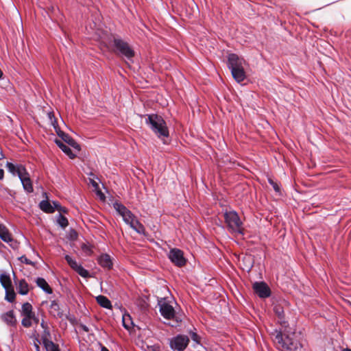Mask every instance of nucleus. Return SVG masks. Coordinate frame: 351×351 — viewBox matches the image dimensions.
Segmentation results:
<instances>
[{
    "instance_id": "nucleus-39",
    "label": "nucleus",
    "mask_w": 351,
    "mask_h": 351,
    "mask_svg": "<svg viewBox=\"0 0 351 351\" xmlns=\"http://www.w3.org/2000/svg\"><path fill=\"white\" fill-rule=\"evenodd\" d=\"M21 324L25 328H29L32 325L30 317H24L21 321Z\"/></svg>"
},
{
    "instance_id": "nucleus-54",
    "label": "nucleus",
    "mask_w": 351,
    "mask_h": 351,
    "mask_svg": "<svg viewBox=\"0 0 351 351\" xmlns=\"http://www.w3.org/2000/svg\"><path fill=\"white\" fill-rule=\"evenodd\" d=\"M4 158V155L2 152V150L0 149V160H2Z\"/></svg>"
},
{
    "instance_id": "nucleus-45",
    "label": "nucleus",
    "mask_w": 351,
    "mask_h": 351,
    "mask_svg": "<svg viewBox=\"0 0 351 351\" xmlns=\"http://www.w3.org/2000/svg\"><path fill=\"white\" fill-rule=\"evenodd\" d=\"M60 213H68V209L64 206H61V208H59V209L58 210Z\"/></svg>"
},
{
    "instance_id": "nucleus-24",
    "label": "nucleus",
    "mask_w": 351,
    "mask_h": 351,
    "mask_svg": "<svg viewBox=\"0 0 351 351\" xmlns=\"http://www.w3.org/2000/svg\"><path fill=\"white\" fill-rule=\"evenodd\" d=\"M21 315L23 317H34V312L32 304L28 302H24L21 306Z\"/></svg>"
},
{
    "instance_id": "nucleus-5",
    "label": "nucleus",
    "mask_w": 351,
    "mask_h": 351,
    "mask_svg": "<svg viewBox=\"0 0 351 351\" xmlns=\"http://www.w3.org/2000/svg\"><path fill=\"white\" fill-rule=\"evenodd\" d=\"M168 341L172 351H184L189 344L190 339L186 335L178 334L171 338H169Z\"/></svg>"
},
{
    "instance_id": "nucleus-60",
    "label": "nucleus",
    "mask_w": 351,
    "mask_h": 351,
    "mask_svg": "<svg viewBox=\"0 0 351 351\" xmlns=\"http://www.w3.org/2000/svg\"><path fill=\"white\" fill-rule=\"evenodd\" d=\"M0 245H2V246H4L3 244H2V243L0 242Z\"/></svg>"
},
{
    "instance_id": "nucleus-43",
    "label": "nucleus",
    "mask_w": 351,
    "mask_h": 351,
    "mask_svg": "<svg viewBox=\"0 0 351 351\" xmlns=\"http://www.w3.org/2000/svg\"><path fill=\"white\" fill-rule=\"evenodd\" d=\"M51 125H53L55 131L56 132V130L60 129L58 126V121L56 118L53 119V120L51 121Z\"/></svg>"
},
{
    "instance_id": "nucleus-35",
    "label": "nucleus",
    "mask_w": 351,
    "mask_h": 351,
    "mask_svg": "<svg viewBox=\"0 0 351 351\" xmlns=\"http://www.w3.org/2000/svg\"><path fill=\"white\" fill-rule=\"evenodd\" d=\"M51 338V332L49 329L43 330V332L41 335L42 343L47 342L51 341L49 339Z\"/></svg>"
},
{
    "instance_id": "nucleus-27",
    "label": "nucleus",
    "mask_w": 351,
    "mask_h": 351,
    "mask_svg": "<svg viewBox=\"0 0 351 351\" xmlns=\"http://www.w3.org/2000/svg\"><path fill=\"white\" fill-rule=\"evenodd\" d=\"M121 217L123 218V221L126 224L129 225L130 227L131 226V224H133L135 220L136 219L134 215L129 209L127 212L122 215Z\"/></svg>"
},
{
    "instance_id": "nucleus-14",
    "label": "nucleus",
    "mask_w": 351,
    "mask_h": 351,
    "mask_svg": "<svg viewBox=\"0 0 351 351\" xmlns=\"http://www.w3.org/2000/svg\"><path fill=\"white\" fill-rule=\"evenodd\" d=\"M1 319L8 326L14 327L16 326L17 320L13 310H10L4 313H2L1 315Z\"/></svg>"
},
{
    "instance_id": "nucleus-58",
    "label": "nucleus",
    "mask_w": 351,
    "mask_h": 351,
    "mask_svg": "<svg viewBox=\"0 0 351 351\" xmlns=\"http://www.w3.org/2000/svg\"><path fill=\"white\" fill-rule=\"evenodd\" d=\"M342 351H351V349H350V348H345Z\"/></svg>"
},
{
    "instance_id": "nucleus-34",
    "label": "nucleus",
    "mask_w": 351,
    "mask_h": 351,
    "mask_svg": "<svg viewBox=\"0 0 351 351\" xmlns=\"http://www.w3.org/2000/svg\"><path fill=\"white\" fill-rule=\"evenodd\" d=\"M268 182L273 187L276 193H278L280 195H282L280 186L277 182L270 178H268Z\"/></svg>"
},
{
    "instance_id": "nucleus-55",
    "label": "nucleus",
    "mask_w": 351,
    "mask_h": 351,
    "mask_svg": "<svg viewBox=\"0 0 351 351\" xmlns=\"http://www.w3.org/2000/svg\"><path fill=\"white\" fill-rule=\"evenodd\" d=\"M101 351H109V350L105 346H101Z\"/></svg>"
},
{
    "instance_id": "nucleus-42",
    "label": "nucleus",
    "mask_w": 351,
    "mask_h": 351,
    "mask_svg": "<svg viewBox=\"0 0 351 351\" xmlns=\"http://www.w3.org/2000/svg\"><path fill=\"white\" fill-rule=\"evenodd\" d=\"M96 194L101 200L104 201L106 199V195L99 189L97 190Z\"/></svg>"
},
{
    "instance_id": "nucleus-23",
    "label": "nucleus",
    "mask_w": 351,
    "mask_h": 351,
    "mask_svg": "<svg viewBox=\"0 0 351 351\" xmlns=\"http://www.w3.org/2000/svg\"><path fill=\"white\" fill-rule=\"evenodd\" d=\"M35 282L36 285L40 288L45 293L51 294L53 293L52 289L44 278L37 277L35 280Z\"/></svg>"
},
{
    "instance_id": "nucleus-47",
    "label": "nucleus",
    "mask_w": 351,
    "mask_h": 351,
    "mask_svg": "<svg viewBox=\"0 0 351 351\" xmlns=\"http://www.w3.org/2000/svg\"><path fill=\"white\" fill-rule=\"evenodd\" d=\"M40 326L42 327V328L43 330L45 329H49V327L47 326V324L44 322V320H43L40 323Z\"/></svg>"
},
{
    "instance_id": "nucleus-26",
    "label": "nucleus",
    "mask_w": 351,
    "mask_h": 351,
    "mask_svg": "<svg viewBox=\"0 0 351 351\" xmlns=\"http://www.w3.org/2000/svg\"><path fill=\"white\" fill-rule=\"evenodd\" d=\"M0 283L4 289L8 288V285L12 284L11 278L8 273L3 272L0 275Z\"/></svg>"
},
{
    "instance_id": "nucleus-41",
    "label": "nucleus",
    "mask_w": 351,
    "mask_h": 351,
    "mask_svg": "<svg viewBox=\"0 0 351 351\" xmlns=\"http://www.w3.org/2000/svg\"><path fill=\"white\" fill-rule=\"evenodd\" d=\"M51 204L53 208V213L55 212L56 210H58L59 208H61V204L58 201L53 200L51 202Z\"/></svg>"
},
{
    "instance_id": "nucleus-2",
    "label": "nucleus",
    "mask_w": 351,
    "mask_h": 351,
    "mask_svg": "<svg viewBox=\"0 0 351 351\" xmlns=\"http://www.w3.org/2000/svg\"><path fill=\"white\" fill-rule=\"evenodd\" d=\"M108 45L110 50L116 55L125 58L128 63H133L135 51L132 47L119 36H113L108 38Z\"/></svg>"
},
{
    "instance_id": "nucleus-32",
    "label": "nucleus",
    "mask_w": 351,
    "mask_h": 351,
    "mask_svg": "<svg viewBox=\"0 0 351 351\" xmlns=\"http://www.w3.org/2000/svg\"><path fill=\"white\" fill-rule=\"evenodd\" d=\"M57 223L61 228L65 229L69 226V221L66 217L60 213L57 217Z\"/></svg>"
},
{
    "instance_id": "nucleus-7",
    "label": "nucleus",
    "mask_w": 351,
    "mask_h": 351,
    "mask_svg": "<svg viewBox=\"0 0 351 351\" xmlns=\"http://www.w3.org/2000/svg\"><path fill=\"white\" fill-rule=\"evenodd\" d=\"M158 306L159 312L164 318L171 319L176 317V310L165 298H158Z\"/></svg>"
},
{
    "instance_id": "nucleus-22",
    "label": "nucleus",
    "mask_w": 351,
    "mask_h": 351,
    "mask_svg": "<svg viewBox=\"0 0 351 351\" xmlns=\"http://www.w3.org/2000/svg\"><path fill=\"white\" fill-rule=\"evenodd\" d=\"M0 239L7 243H10L14 241L9 230L3 223H0Z\"/></svg>"
},
{
    "instance_id": "nucleus-11",
    "label": "nucleus",
    "mask_w": 351,
    "mask_h": 351,
    "mask_svg": "<svg viewBox=\"0 0 351 351\" xmlns=\"http://www.w3.org/2000/svg\"><path fill=\"white\" fill-rule=\"evenodd\" d=\"M57 135L61 138V141L68 144L77 151L81 150V146L77 143L69 134L63 132L61 129L56 130Z\"/></svg>"
},
{
    "instance_id": "nucleus-50",
    "label": "nucleus",
    "mask_w": 351,
    "mask_h": 351,
    "mask_svg": "<svg viewBox=\"0 0 351 351\" xmlns=\"http://www.w3.org/2000/svg\"><path fill=\"white\" fill-rule=\"evenodd\" d=\"M4 178V170L0 168V180H2Z\"/></svg>"
},
{
    "instance_id": "nucleus-37",
    "label": "nucleus",
    "mask_w": 351,
    "mask_h": 351,
    "mask_svg": "<svg viewBox=\"0 0 351 351\" xmlns=\"http://www.w3.org/2000/svg\"><path fill=\"white\" fill-rule=\"evenodd\" d=\"M77 237H78V234H77V231L75 230H74L73 228H71L70 232L68 234L69 240L74 241V240L77 239Z\"/></svg>"
},
{
    "instance_id": "nucleus-29",
    "label": "nucleus",
    "mask_w": 351,
    "mask_h": 351,
    "mask_svg": "<svg viewBox=\"0 0 351 351\" xmlns=\"http://www.w3.org/2000/svg\"><path fill=\"white\" fill-rule=\"evenodd\" d=\"M5 300L10 302L13 303L15 301L16 293H15L14 288H8L5 289Z\"/></svg>"
},
{
    "instance_id": "nucleus-10",
    "label": "nucleus",
    "mask_w": 351,
    "mask_h": 351,
    "mask_svg": "<svg viewBox=\"0 0 351 351\" xmlns=\"http://www.w3.org/2000/svg\"><path fill=\"white\" fill-rule=\"evenodd\" d=\"M226 64L229 70L243 66L245 60L234 53H228Z\"/></svg>"
},
{
    "instance_id": "nucleus-20",
    "label": "nucleus",
    "mask_w": 351,
    "mask_h": 351,
    "mask_svg": "<svg viewBox=\"0 0 351 351\" xmlns=\"http://www.w3.org/2000/svg\"><path fill=\"white\" fill-rule=\"evenodd\" d=\"M233 79L238 83L243 82L246 78V73L243 66L230 70Z\"/></svg>"
},
{
    "instance_id": "nucleus-3",
    "label": "nucleus",
    "mask_w": 351,
    "mask_h": 351,
    "mask_svg": "<svg viewBox=\"0 0 351 351\" xmlns=\"http://www.w3.org/2000/svg\"><path fill=\"white\" fill-rule=\"evenodd\" d=\"M275 343L279 349L284 351H298L302 349V345L297 340L293 339L289 335H286L279 332L275 336Z\"/></svg>"
},
{
    "instance_id": "nucleus-9",
    "label": "nucleus",
    "mask_w": 351,
    "mask_h": 351,
    "mask_svg": "<svg viewBox=\"0 0 351 351\" xmlns=\"http://www.w3.org/2000/svg\"><path fill=\"white\" fill-rule=\"evenodd\" d=\"M64 259L71 268L77 272L80 276L84 278H88L91 277L89 271L85 269L81 264H79L70 255L66 254L64 256Z\"/></svg>"
},
{
    "instance_id": "nucleus-38",
    "label": "nucleus",
    "mask_w": 351,
    "mask_h": 351,
    "mask_svg": "<svg viewBox=\"0 0 351 351\" xmlns=\"http://www.w3.org/2000/svg\"><path fill=\"white\" fill-rule=\"evenodd\" d=\"M65 318L73 325L77 324L76 317H75V315H71L69 312L68 313V314H65Z\"/></svg>"
},
{
    "instance_id": "nucleus-15",
    "label": "nucleus",
    "mask_w": 351,
    "mask_h": 351,
    "mask_svg": "<svg viewBox=\"0 0 351 351\" xmlns=\"http://www.w3.org/2000/svg\"><path fill=\"white\" fill-rule=\"evenodd\" d=\"M14 280L16 286L18 293L21 295H26L29 293V285L25 278L17 281V278L14 274Z\"/></svg>"
},
{
    "instance_id": "nucleus-18",
    "label": "nucleus",
    "mask_w": 351,
    "mask_h": 351,
    "mask_svg": "<svg viewBox=\"0 0 351 351\" xmlns=\"http://www.w3.org/2000/svg\"><path fill=\"white\" fill-rule=\"evenodd\" d=\"M43 195L46 198L43 199L38 204V208L45 213H53L51 202L48 199V195L46 192L43 193Z\"/></svg>"
},
{
    "instance_id": "nucleus-52",
    "label": "nucleus",
    "mask_w": 351,
    "mask_h": 351,
    "mask_svg": "<svg viewBox=\"0 0 351 351\" xmlns=\"http://www.w3.org/2000/svg\"><path fill=\"white\" fill-rule=\"evenodd\" d=\"M30 319H31V321L34 320V322L35 323H38V321H39L38 317H37L35 314H34V317H30Z\"/></svg>"
},
{
    "instance_id": "nucleus-44",
    "label": "nucleus",
    "mask_w": 351,
    "mask_h": 351,
    "mask_svg": "<svg viewBox=\"0 0 351 351\" xmlns=\"http://www.w3.org/2000/svg\"><path fill=\"white\" fill-rule=\"evenodd\" d=\"M80 328H82L84 332H88V331H89V328H88L86 325H85V324H84L81 323V324H80Z\"/></svg>"
},
{
    "instance_id": "nucleus-56",
    "label": "nucleus",
    "mask_w": 351,
    "mask_h": 351,
    "mask_svg": "<svg viewBox=\"0 0 351 351\" xmlns=\"http://www.w3.org/2000/svg\"><path fill=\"white\" fill-rule=\"evenodd\" d=\"M123 326L125 328V329H128L129 328V326L125 324V323L124 322V321L123 322Z\"/></svg>"
},
{
    "instance_id": "nucleus-53",
    "label": "nucleus",
    "mask_w": 351,
    "mask_h": 351,
    "mask_svg": "<svg viewBox=\"0 0 351 351\" xmlns=\"http://www.w3.org/2000/svg\"><path fill=\"white\" fill-rule=\"evenodd\" d=\"M34 347H35L36 351H40V348L37 343H34Z\"/></svg>"
},
{
    "instance_id": "nucleus-13",
    "label": "nucleus",
    "mask_w": 351,
    "mask_h": 351,
    "mask_svg": "<svg viewBox=\"0 0 351 351\" xmlns=\"http://www.w3.org/2000/svg\"><path fill=\"white\" fill-rule=\"evenodd\" d=\"M5 166L10 173L13 176H17L19 178L27 170L23 165L14 164L11 162H7Z\"/></svg>"
},
{
    "instance_id": "nucleus-40",
    "label": "nucleus",
    "mask_w": 351,
    "mask_h": 351,
    "mask_svg": "<svg viewBox=\"0 0 351 351\" xmlns=\"http://www.w3.org/2000/svg\"><path fill=\"white\" fill-rule=\"evenodd\" d=\"M50 308L56 311L60 310V306L56 300H52L51 302Z\"/></svg>"
},
{
    "instance_id": "nucleus-4",
    "label": "nucleus",
    "mask_w": 351,
    "mask_h": 351,
    "mask_svg": "<svg viewBox=\"0 0 351 351\" xmlns=\"http://www.w3.org/2000/svg\"><path fill=\"white\" fill-rule=\"evenodd\" d=\"M223 216L229 230L244 235V230L242 228L243 222L237 211L234 210H226Z\"/></svg>"
},
{
    "instance_id": "nucleus-30",
    "label": "nucleus",
    "mask_w": 351,
    "mask_h": 351,
    "mask_svg": "<svg viewBox=\"0 0 351 351\" xmlns=\"http://www.w3.org/2000/svg\"><path fill=\"white\" fill-rule=\"evenodd\" d=\"M188 333L190 335L191 339L193 340V341L194 343L203 347V346L201 343L202 337L196 332V328H194V330L189 329L188 330Z\"/></svg>"
},
{
    "instance_id": "nucleus-19",
    "label": "nucleus",
    "mask_w": 351,
    "mask_h": 351,
    "mask_svg": "<svg viewBox=\"0 0 351 351\" xmlns=\"http://www.w3.org/2000/svg\"><path fill=\"white\" fill-rule=\"evenodd\" d=\"M274 312L278 317L279 323L282 326H286L287 321L285 317L284 308L280 304H275L273 308Z\"/></svg>"
},
{
    "instance_id": "nucleus-46",
    "label": "nucleus",
    "mask_w": 351,
    "mask_h": 351,
    "mask_svg": "<svg viewBox=\"0 0 351 351\" xmlns=\"http://www.w3.org/2000/svg\"><path fill=\"white\" fill-rule=\"evenodd\" d=\"M57 312H58V313H57L58 317L63 318L64 317H65V315L64 314L63 311H60V309L59 311H57Z\"/></svg>"
},
{
    "instance_id": "nucleus-51",
    "label": "nucleus",
    "mask_w": 351,
    "mask_h": 351,
    "mask_svg": "<svg viewBox=\"0 0 351 351\" xmlns=\"http://www.w3.org/2000/svg\"><path fill=\"white\" fill-rule=\"evenodd\" d=\"M82 249L85 251V252H87L88 250H90V248L85 244H84L82 246Z\"/></svg>"
},
{
    "instance_id": "nucleus-8",
    "label": "nucleus",
    "mask_w": 351,
    "mask_h": 351,
    "mask_svg": "<svg viewBox=\"0 0 351 351\" xmlns=\"http://www.w3.org/2000/svg\"><path fill=\"white\" fill-rule=\"evenodd\" d=\"M252 289L261 299H266L271 296V291L265 281H255L252 284Z\"/></svg>"
},
{
    "instance_id": "nucleus-31",
    "label": "nucleus",
    "mask_w": 351,
    "mask_h": 351,
    "mask_svg": "<svg viewBox=\"0 0 351 351\" xmlns=\"http://www.w3.org/2000/svg\"><path fill=\"white\" fill-rule=\"evenodd\" d=\"M113 208L121 216H122V215H123L125 212L128 210V208L125 206H124L122 203L119 202H115L113 204Z\"/></svg>"
},
{
    "instance_id": "nucleus-33",
    "label": "nucleus",
    "mask_w": 351,
    "mask_h": 351,
    "mask_svg": "<svg viewBox=\"0 0 351 351\" xmlns=\"http://www.w3.org/2000/svg\"><path fill=\"white\" fill-rule=\"evenodd\" d=\"M43 344V346L45 347L46 351H54L58 348H59V346L58 344L53 343L51 340L47 341L45 343L44 342Z\"/></svg>"
},
{
    "instance_id": "nucleus-12",
    "label": "nucleus",
    "mask_w": 351,
    "mask_h": 351,
    "mask_svg": "<svg viewBox=\"0 0 351 351\" xmlns=\"http://www.w3.org/2000/svg\"><path fill=\"white\" fill-rule=\"evenodd\" d=\"M19 180L22 184L23 190L27 193H32L34 192L33 183L27 170L23 175L19 176Z\"/></svg>"
},
{
    "instance_id": "nucleus-28",
    "label": "nucleus",
    "mask_w": 351,
    "mask_h": 351,
    "mask_svg": "<svg viewBox=\"0 0 351 351\" xmlns=\"http://www.w3.org/2000/svg\"><path fill=\"white\" fill-rule=\"evenodd\" d=\"M130 228L139 234H146L145 228L144 226L138 219H136L134 223L133 224H131Z\"/></svg>"
},
{
    "instance_id": "nucleus-36",
    "label": "nucleus",
    "mask_w": 351,
    "mask_h": 351,
    "mask_svg": "<svg viewBox=\"0 0 351 351\" xmlns=\"http://www.w3.org/2000/svg\"><path fill=\"white\" fill-rule=\"evenodd\" d=\"M18 260L21 261L23 263H25L27 265H32L34 266L35 265V263L32 261L31 260L28 259L25 255H22L21 256L18 258Z\"/></svg>"
},
{
    "instance_id": "nucleus-48",
    "label": "nucleus",
    "mask_w": 351,
    "mask_h": 351,
    "mask_svg": "<svg viewBox=\"0 0 351 351\" xmlns=\"http://www.w3.org/2000/svg\"><path fill=\"white\" fill-rule=\"evenodd\" d=\"M90 183H91L92 186H93L95 189H99L98 183H97V182H96L95 181H94V180L90 181Z\"/></svg>"
},
{
    "instance_id": "nucleus-1",
    "label": "nucleus",
    "mask_w": 351,
    "mask_h": 351,
    "mask_svg": "<svg viewBox=\"0 0 351 351\" xmlns=\"http://www.w3.org/2000/svg\"><path fill=\"white\" fill-rule=\"evenodd\" d=\"M143 117L145 118V123L153 133L159 139L162 140L164 144H167L164 138L169 136V130L163 117L156 113L144 114Z\"/></svg>"
},
{
    "instance_id": "nucleus-25",
    "label": "nucleus",
    "mask_w": 351,
    "mask_h": 351,
    "mask_svg": "<svg viewBox=\"0 0 351 351\" xmlns=\"http://www.w3.org/2000/svg\"><path fill=\"white\" fill-rule=\"evenodd\" d=\"M97 302L103 308L106 309H111L112 305L111 301L105 295H99L96 297Z\"/></svg>"
},
{
    "instance_id": "nucleus-49",
    "label": "nucleus",
    "mask_w": 351,
    "mask_h": 351,
    "mask_svg": "<svg viewBox=\"0 0 351 351\" xmlns=\"http://www.w3.org/2000/svg\"><path fill=\"white\" fill-rule=\"evenodd\" d=\"M48 117L50 121H52L54 118H56L53 112H50L48 113Z\"/></svg>"
},
{
    "instance_id": "nucleus-6",
    "label": "nucleus",
    "mask_w": 351,
    "mask_h": 351,
    "mask_svg": "<svg viewBox=\"0 0 351 351\" xmlns=\"http://www.w3.org/2000/svg\"><path fill=\"white\" fill-rule=\"evenodd\" d=\"M167 257L170 262L178 267L185 266L188 262V259L184 256V252L179 248H170Z\"/></svg>"
},
{
    "instance_id": "nucleus-16",
    "label": "nucleus",
    "mask_w": 351,
    "mask_h": 351,
    "mask_svg": "<svg viewBox=\"0 0 351 351\" xmlns=\"http://www.w3.org/2000/svg\"><path fill=\"white\" fill-rule=\"evenodd\" d=\"M97 261L99 265L104 268L111 269L113 267L112 259L107 253H104L99 256Z\"/></svg>"
},
{
    "instance_id": "nucleus-57",
    "label": "nucleus",
    "mask_w": 351,
    "mask_h": 351,
    "mask_svg": "<svg viewBox=\"0 0 351 351\" xmlns=\"http://www.w3.org/2000/svg\"><path fill=\"white\" fill-rule=\"evenodd\" d=\"M9 244H10V246L11 247H12L13 249H14V248H15V247H14V245L12 244V242L10 243Z\"/></svg>"
},
{
    "instance_id": "nucleus-17",
    "label": "nucleus",
    "mask_w": 351,
    "mask_h": 351,
    "mask_svg": "<svg viewBox=\"0 0 351 351\" xmlns=\"http://www.w3.org/2000/svg\"><path fill=\"white\" fill-rule=\"evenodd\" d=\"M241 269L247 273H250L254 265V258L251 254L245 255L241 260Z\"/></svg>"
},
{
    "instance_id": "nucleus-59",
    "label": "nucleus",
    "mask_w": 351,
    "mask_h": 351,
    "mask_svg": "<svg viewBox=\"0 0 351 351\" xmlns=\"http://www.w3.org/2000/svg\"><path fill=\"white\" fill-rule=\"evenodd\" d=\"M54 351H60V348H58L56 350H55Z\"/></svg>"
},
{
    "instance_id": "nucleus-21",
    "label": "nucleus",
    "mask_w": 351,
    "mask_h": 351,
    "mask_svg": "<svg viewBox=\"0 0 351 351\" xmlns=\"http://www.w3.org/2000/svg\"><path fill=\"white\" fill-rule=\"evenodd\" d=\"M53 142L65 154L69 157V158L74 159L77 157V155L73 153L71 149L65 145L61 140L56 138Z\"/></svg>"
}]
</instances>
